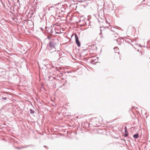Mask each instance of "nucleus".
Here are the masks:
<instances>
[{"instance_id": "nucleus-1", "label": "nucleus", "mask_w": 150, "mask_h": 150, "mask_svg": "<svg viewBox=\"0 0 150 150\" xmlns=\"http://www.w3.org/2000/svg\"><path fill=\"white\" fill-rule=\"evenodd\" d=\"M57 41L54 39L50 42L47 46V49L50 53H52L56 51V47L57 45Z\"/></svg>"}, {"instance_id": "nucleus-2", "label": "nucleus", "mask_w": 150, "mask_h": 150, "mask_svg": "<svg viewBox=\"0 0 150 150\" xmlns=\"http://www.w3.org/2000/svg\"><path fill=\"white\" fill-rule=\"evenodd\" d=\"M115 57L117 60H120L121 57L120 56V54L118 52H115L114 54Z\"/></svg>"}, {"instance_id": "nucleus-3", "label": "nucleus", "mask_w": 150, "mask_h": 150, "mask_svg": "<svg viewBox=\"0 0 150 150\" xmlns=\"http://www.w3.org/2000/svg\"><path fill=\"white\" fill-rule=\"evenodd\" d=\"M75 37L77 45L79 47H80L81 46L79 40V38L77 36V35L76 34L75 35Z\"/></svg>"}, {"instance_id": "nucleus-4", "label": "nucleus", "mask_w": 150, "mask_h": 150, "mask_svg": "<svg viewBox=\"0 0 150 150\" xmlns=\"http://www.w3.org/2000/svg\"><path fill=\"white\" fill-rule=\"evenodd\" d=\"M133 137L135 139H137L139 137V134H135L133 135Z\"/></svg>"}, {"instance_id": "nucleus-5", "label": "nucleus", "mask_w": 150, "mask_h": 150, "mask_svg": "<svg viewBox=\"0 0 150 150\" xmlns=\"http://www.w3.org/2000/svg\"><path fill=\"white\" fill-rule=\"evenodd\" d=\"M125 132H128L127 128L126 126H125Z\"/></svg>"}, {"instance_id": "nucleus-6", "label": "nucleus", "mask_w": 150, "mask_h": 150, "mask_svg": "<svg viewBox=\"0 0 150 150\" xmlns=\"http://www.w3.org/2000/svg\"><path fill=\"white\" fill-rule=\"evenodd\" d=\"M54 8V7H52V6H50V7H49V8H48V10H50L52 8Z\"/></svg>"}, {"instance_id": "nucleus-7", "label": "nucleus", "mask_w": 150, "mask_h": 150, "mask_svg": "<svg viewBox=\"0 0 150 150\" xmlns=\"http://www.w3.org/2000/svg\"><path fill=\"white\" fill-rule=\"evenodd\" d=\"M125 137H127L128 136L127 132H125Z\"/></svg>"}, {"instance_id": "nucleus-8", "label": "nucleus", "mask_w": 150, "mask_h": 150, "mask_svg": "<svg viewBox=\"0 0 150 150\" xmlns=\"http://www.w3.org/2000/svg\"><path fill=\"white\" fill-rule=\"evenodd\" d=\"M3 99H4V100H6L7 98H6V97H4V98H3Z\"/></svg>"}, {"instance_id": "nucleus-9", "label": "nucleus", "mask_w": 150, "mask_h": 150, "mask_svg": "<svg viewBox=\"0 0 150 150\" xmlns=\"http://www.w3.org/2000/svg\"><path fill=\"white\" fill-rule=\"evenodd\" d=\"M91 61H92V62H94V60L93 59H92L91 60Z\"/></svg>"}, {"instance_id": "nucleus-10", "label": "nucleus", "mask_w": 150, "mask_h": 150, "mask_svg": "<svg viewBox=\"0 0 150 150\" xmlns=\"http://www.w3.org/2000/svg\"><path fill=\"white\" fill-rule=\"evenodd\" d=\"M31 113H32V111H31Z\"/></svg>"}, {"instance_id": "nucleus-11", "label": "nucleus", "mask_w": 150, "mask_h": 150, "mask_svg": "<svg viewBox=\"0 0 150 150\" xmlns=\"http://www.w3.org/2000/svg\"><path fill=\"white\" fill-rule=\"evenodd\" d=\"M31 113H32V111H31Z\"/></svg>"}]
</instances>
